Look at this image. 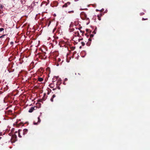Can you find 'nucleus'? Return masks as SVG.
<instances>
[{"mask_svg":"<svg viewBox=\"0 0 150 150\" xmlns=\"http://www.w3.org/2000/svg\"><path fill=\"white\" fill-rule=\"evenodd\" d=\"M88 29H86V31H88Z\"/></svg>","mask_w":150,"mask_h":150,"instance_id":"obj_34","label":"nucleus"},{"mask_svg":"<svg viewBox=\"0 0 150 150\" xmlns=\"http://www.w3.org/2000/svg\"><path fill=\"white\" fill-rule=\"evenodd\" d=\"M43 80V79L42 78L39 77L38 78V81L40 82H42Z\"/></svg>","mask_w":150,"mask_h":150,"instance_id":"obj_7","label":"nucleus"},{"mask_svg":"<svg viewBox=\"0 0 150 150\" xmlns=\"http://www.w3.org/2000/svg\"><path fill=\"white\" fill-rule=\"evenodd\" d=\"M101 16V14H100L98 15V20H101V18H100V16Z\"/></svg>","mask_w":150,"mask_h":150,"instance_id":"obj_11","label":"nucleus"},{"mask_svg":"<svg viewBox=\"0 0 150 150\" xmlns=\"http://www.w3.org/2000/svg\"><path fill=\"white\" fill-rule=\"evenodd\" d=\"M96 30H97V28H95V29L94 31L93 32V33L94 32L95 34L96 33V32H95V31Z\"/></svg>","mask_w":150,"mask_h":150,"instance_id":"obj_22","label":"nucleus"},{"mask_svg":"<svg viewBox=\"0 0 150 150\" xmlns=\"http://www.w3.org/2000/svg\"><path fill=\"white\" fill-rule=\"evenodd\" d=\"M70 30H71L70 31V32L73 31L74 30V28H72V29H70Z\"/></svg>","mask_w":150,"mask_h":150,"instance_id":"obj_20","label":"nucleus"},{"mask_svg":"<svg viewBox=\"0 0 150 150\" xmlns=\"http://www.w3.org/2000/svg\"><path fill=\"white\" fill-rule=\"evenodd\" d=\"M50 22H49V24H48V26H49V25H50Z\"/></svg>","mask_w":150,"mask_h":150,"instance_id":"obj_33","label":"nucleus"},{"mask_svg":"<svg viewBox=\"0 0 150 150\" xmlns=\"http://www.w3.org/2000/svg\"><path fill=\"white\" fill-rule=\"evenodd\" d=\"M58 88L59 89H60V88L59 87H58Z\"/></svg>","mask_w":150,"mask_h":150,"instance_id":"obj_39","label":"nucleus"},{"mask_svg":"<svg viewBox=\"0 0 150 150\" xmlns=\"http://www.w3.org/2000/svg\"><path fill=\"white\" fill-rule=\"evenodd\" d=\"M96 11H98V10L96 9Z\"/></svg>","mask_w":150,"mask_h":150,"instance_id":"obj_37","label":"nucleus"},{"mask_svg":"<svg viewBox=\"0 0 150 150\" xmlns=\"http://www.w3.org/2000/svg\"><path fill=\"white\" fill-rule=\"evenodd\" d=\"M93 34H91L90 35V37L91 38L93 37Z\"/></svg>","mask_w":150,"mask_h":150,"instance_id":"obj_18","label":"nucleus"},{"mask_svg":"<svg viewBox=\"0 0 150 150\" xmlns=\"http://www.w3.org/2000/svg\"><path fill=\"white\" fill-rule=\"evenodd\" d=\"M38 123V122H37V123H36V122H33V123H34V125H37V124Z\"/></svg>","mask_w":150,"mask_h":150,"instance_id":"obj_26","label":"nucleus"},{"mask_svg":"<svg viewBox=\"0 0 150 150\" xmlns=\"http://www.w3.org/2000/svg\"><path fill=\"white\" fill-rule=\"evenodd\" d=\"M45 96H46V94L45 93L44 94V96L43 97V98H42V99L43 100H45Z\"/></svg>","mask_w":150,"mask_h":150,"instance_id":"obj_12","label":"nucleus"},{"mask_svg":"<svg viewBox=\"0 0 150 150\" xmlns=\"http://www.w3.org/2000/svg\"><path fill=\"white\" fill-rule=\"evenodd\" d=\"M78 29H79V30H80V32H81V33H83H83H84V31H82V30H81V28H78Z\"/></svg>","mask_w":150,"mask_h":150,"instance_id":"obj_14","label":"nucleus"},{"mask_svg":"<svg viewBox=\"0 0 150 150\" xmlns=\"http://www.w3.org/2000/svg\"><path fill=\"white\" fill-rule=\"evenodd\" d=\"M37 105H39V106H40H40H41V104H40V103H38Z\"/></svg>","mask_w":150,"mask_h":150,"instance_id":"obj_25","label":"nucleus"},{"mask_svg":"<svg viewBox=\"0 0 150 150\" xmlns=\"http://www.w3.org/2000/svg\"><path fill=\"white\" fill-rule=\"evenodd\" d=\"M11 140L12 143L15 142L17 140V136L15 134L12 135Z\"/></svg>","mask_w":150,"mask_h":150,"instance_id":"obj_1","label":"nucleus"},{"mask_svg":"<svg viewBox=\"0 0 150 150\" xmlns=\"http://www.w3.org/2000/svg\"><path fill=\"white\" fill-rule=\"evenodd\" d=\"M71 4V3L69 2H68L66 3H65L64 5H63L62 6V8H67L68 7V6L70 5Z\"/></svg>","mask_w":150,"mask_h":150,"instance_id":"obj_3","label":"nucleus"},{"mask_svg":"<svg viewBox=\"0 0 150 150\" xmlns=\"http://www.w3.org/2000/svg\"><path fill=\"white\" fill-rule=\"evenodd\" d=\"M60 60H61L60 59V58H58V61L59 62H60Z\"/></svg>","mask_w":150,"mask_h":150,"instance_id":"obj_27","label":"nucleus"},{"mask_svg":"<svg viewBox=\"0 0 150 150\" xmlns=\"http://www.w3.org/2000/svg\"><path fill=\"white\" fill-rule=\"evenodd\" d=\"M58 38V37H56V39H57Z\"/></svg>","mask_w":150,"mask_h":150,"instance_id":"obj_30","label":"nucleus"},{"mask_svg":"<svg viewBox=\"0 0 150 150\" xmlns=\"http://www.w3.org/2000/svg\"><path fill=\"white\" fill-rule=\"evenodd\" d=\"M45 52H43L42 54H40V57H41V59H45L46 58V57L45 56Z\"/></svg>","mask_w":150,"mask_h":150,"instance_id":"obj_4","label":"nucleus"},{"mask_svg":"<svg viewBox=\"0 0 150 150\" xmlns=\"http://www.w3.org/2000/svg\"><path fill=\"white\" fill-rule=\"evenodd\" d=\"M17 133V131H16V132H15V133Z\"/></svg>","mask_w":150,"mask_h":150,"instance_id":"obj_40","label":"nucleus"},{"mask_svg":"<svg viewBox=\"0 0 150 150\" xmlns=\"http://www.w3.org/2000/svg\"><path fill=\"white\" fill-rule=\"evenodd\" d=\"M81 16L82 17H84V19L88 20V18L87 17V16L85 13L82 12L81 13Z\"/></svg>","mask_w":150,"mask_h":150,"instance_id":"obj_2","label":"nucleus"},{"mask_svg":"<svg viewBox=\"0 0 150 150\" xmlns=\"http://www.w3.org/2000/svg\"><path fill=\"white\" fill-rule=\"evenodd\" d=\"M81 45H82V46H84L85 45V43L84 42H81Z\"/></svg>","mask_w":150,"mask_h":150,"instance_id":"obj_16","label":"nucleus"},{"mask_svg":"<svg viewBox=\"0 0 150 150\" xmlns=\"http://www.w3.org/2000/svg\"><path fill=\"white\" fill-rule=\"evenodd\" d=\"M74 12V11L73 10L69 11H68V13H73Z\"/></svg>","mask_w":150,"mask_h":150,"instance_id":"obj_10","label":"nucleus"},{"mask_svg":"<svg viewBox=\"0 0 150 150\" xmlns=\"http://www.w3.org/2000/svg\"><path fill=\"white\" fill-rule=\"evenodd\" d=\"M28 131V130L27 129H24L23 130V135L24 136L25 134H26L27 133Z\"/></svg>","mask_w":150,"mask_h":150,"instance_id":"obj_5","label":"nucleus"},{"mask_svg":"<svg viewBox=\"0 0 150 150\" xmlns=\"http://www.w3.org/2000/svg\"><path fill=\"white\" fill-rule=\"evenodd\" d=\"M142 21H144V20H148V18H142Z\"/></svg>","mask_w":150,"mask_h":150,"instance_id":"obj_17","label":"nucleus"},{"mask_svg":"<svg viewBox=\"0 0 150 150\" xmlns=\"http://www.w3.org/2000/svg\"><path fill=\"white\" fill-rule=\"evenodd\" d=\"M55 89H56V88H53V90H55Z\"/></svg>","mask_w":150,"mask_h":150,"instance_id":"obj_36","label":"nucleus"},{"mask_svg":"<svg viewBox=\"0 0 150 150\" xmlns=\"http://www.w3.org/2000/svg\"><path fill=\"white\" fill-rule=\"evenodd\" d=\"M73 25L72 24V23H71V24L70 25V27L71 28L73 26Z\"/></svg>","mask_w":150,"mask_h":150,"instance_id":"obj_19","label":"nucleus"},{"mask_svg":"<svg viewBox=\"0 0 150 150\" xmlns=\"http://www.w3.org/2000/svg\"><path fill=\"white\" fill-rule=\"evenodd\" d=\"M9 134L10 135V136H11V133H9Z\"/></svg>","mask_w":150,"mask_h":150,"instance_id":"obj_32","label":"nucleus"},{"mask_svg":"<svg viewBox=\"0 0 150 150\" xmlns=\"http://www.w3.org/2000/svg\"><path fill=\"white\" fill-rule=\"evenodd\" d=\"M88 40L89 41H91V38L88 39Z\"/></svg>","mask_w":150,"mask_h":150,"instance_id":"obj_24","label":"nucleus"},{"mask_svg":"<svg viewBox=\"0 0 150 150\" xmlns=\"http://www.w3.org/2000/svg\"><path fill=\"white\" fill-rule=\"evenodd\" d=\"M2 8V5H0V8Z\"/></svg>","mask_w":150,"mask_h":150,"instance_id":"obj_28","label":"nucleus"},{"mask_svg":"<svg viewBox=\"0 0 150 150\" xmlns=\"http://www.w3.org/2000/svg\"><path fill=\"white\" fill-rule=\"evenodd\" d=\"M77 36H79V32H77Z\"/></svg>","mask_w":150,"mask_h":150,"instance_id":"obj_23","label":"nucleus"},{"mask_svg":"<svg viewBox=\"0 0 150 150\" xmlns=\"http://www.w3.org/2000/svg\"><path fill=\"white\" fill-rule=\"evenodd\" d=\"M67 78H65V81H67Z\"/></svg>","mask_w":150,"mask_h":150,"instance_id":"obj_29","label":"nucleus"},{"mask_svg":"<svg viewBox=\"0 0 150 150\" xmlns=\"http://www.w3.org/2000/svg\"><path fill=\"white\" fill-rule=\"evenodd\" d=\"M56 96L55 95H53L52 98L50 99V100L52 102H53V98H54Z\"/></svg>","mask_w":150,"mask_h":150,"instance_id":"obj_9","label":"nucleus"},{"mask_svg":"<svg viewBox=\"0 0 150 150\" xmlns=\"http://www.w3.org/2000/svg\"><path fill=\"white\" fill-rule=\"evenodd\" d=\"M14 129H13L11 131V132L13 131Z\"/></svg>","mask_w":150,"mask_h":150,"instance_id":"obj_35","label":"nucleus"},{"mask_svg":"<svg viewBox=\"0 0 150 150\" xmlns=\"http://www.w3.org/2000/svg\"><path fill=\"white\" fill-rule=\"evenodd\" d=\"M144 13H141V15H143V14H144Z\"/></svg>","mask_w":150,"mask_h":150,"instance_id":"obj_31","label":"nucleus"},{"mask_svg":"<svg viewBox=\"0 0 150 150\" xmlns=\"http://www.w3.org/2000/svg\"><path fill=\"white\" fill-rule=\"evenodd\" d=\"M35 107H32L31 108L29 109L28 111L29 112H32L33 111L35 110Z\"/></svg>","mask_w":150,"mask_h":150,"instance_id":"obj_6","label":"nucleus"},{"mask_svg":"<svg viewBox=\"0 0 150 150\" xmlns=\"http://www.w3.org/2000/svg\"><path fill=\"white\" fill-rule=\"evenodd\" d=\"M86 45H88V46H89L90 45V43H88V42H87V43H86Z\"/></svg>","mask_w":150,"mask_h":150,"instance_id":"obj_21","label":"nucleus"},{"mask_svg":"<svg viewBox=\"0 0 150 150\" xmlns=\"http://www.w3.org/2000/svg\"><path fill=\"white\" fill-rule=\"evenodd\" d=\"M4 30V29L3 28H0V32Z\"/></svg>","mask_w":150,"mask_h":150,"instance_id":"obj_15","label":"nucleus"},{"mask_svg":"<svg viewBox=\"0 0 150 150\" xmlns=\"http://www.w3.org/2000/svg\"><path fill=\"white\" fill-rule=\"evenodd\" d=\"M38 122H39V123L41 121V120H40L39 117H38Z\"/></svg>","mask_w":150,"mask_h":150,"instance_id":"obj_13","label":"nucleus"},{"mask_svg":"<svg viewBox=\"0 0 150 150\" xmlns=\"http://www.w3.org/2000/svg\"><path fill=\"white\" fill-rule=\"evenodd\" d=\"M78 74L79 75H81V74L79 73H78Z\"/></svg>","mask_w":150,"mask_h":150,"instance_id":"obj_38","label":"nucleus"},{"mask_svg":"<svg viewBox=\"0 0 150 150\" xmlns=\"http://www.w3.org/2000/svg\"><path fill=\"white\" fill-rule=\"evenodd\" d=\"M21 131H22V130L21 129L18 130V136L20 138H21L22 137L20 134V132Z\"/></svg>","mask_w":150,"mask_h":150,"instance_id":"obj_8","label":"nucleus"}]
</instances>
